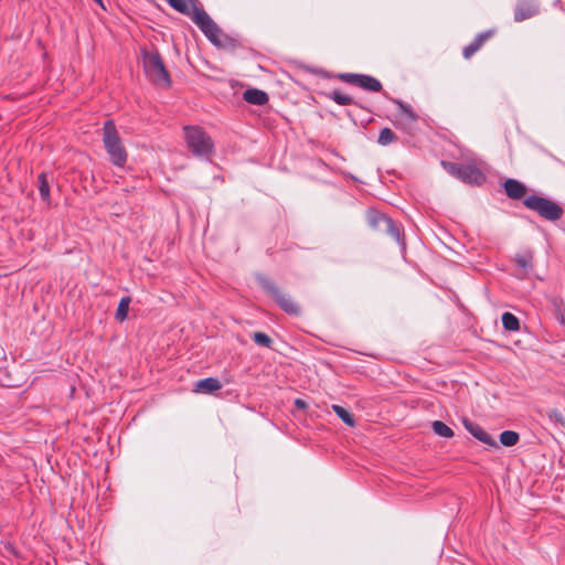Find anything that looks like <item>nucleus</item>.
Here are the masks:
<instances>
[{
  "instance_id": "cd10ccee",
  "label": "nucleus",
  "mask_w": 565,
  "mask_h": 565,
  "mask_svg": "<svg viewBox=\"0 0 565 565\" xmlns=\"http://www.w3.org/2000/svg\"><path fill=\"white\" fill-rule=\"evenodd\" d=\"M546 415L553 424L561 426V427H565V416L563 415V413L561 411L553 408V409H550L546 413Z\"/></svg>"
},
{
  "instance_id": "f8f14e48",
  "label": "nucleus",
  "mask_w": 565,
  "mask_h": 565,
  "mask_svg": "<svg viewBox=\"0 0 565 565\" xmlns=\"http://www.w3.org/2000/svg\"><path fill=\"white\" fill-rule=\"evenodd\" d=\"M382 232L391 235L397 244L401 246L403 250L406 249V242L404 239L402 225L394 222L391 217L387 220V223L383 226Z\"/></svg>"
},
{
  "instance_id": "20e7f679",
  "label": "nucleus",
  "mask_w": 565,
  "mask_h": 565,
  "mask_svg": "<svg viewBox=\"0 0 565 565\" xmlns=\"http://www.w3.org/2000/svg\"><path fill=\"white\" fill-rule=\"evenodd\" d=\"M258 285L277 302L281 310L291 316L300 315V307L273 279L263 274L256 275Z\"/></svg>"
},
{
  "instance_id": "72a5a7b5",
  "label": "nucleus",
  "mask_w": 565,
  "mask_h": 565,
  "mask_svg": "<svg viewBox=\"0 0 565 565\" xmlns=\"http://www.w3.org/2000/svg\"><path fill=\"white\" fill-rule=\"evenodd\" d=\"M315 72L322 77H328V73L324 70H316Z\"/></svg>"
},
{
  "instance_id": "7ed1b4c3",
  "label": "nucleus",
  "mask_w": 565,
  "mask_h": 565,
  "mask_svg": "<svg viewBox=\"0 0 565 565\" xmlns=\"http://www.w3.org/2000/svg\"><path fill=\"white\" fill-rule=\"evenodd\" d=\"M184 132L189 150L195 157L211 161V157L214 154V142L212 138L198 126L185 127Z\"/></svg>"
},
{
  "instance_id": "e433bc0d",
  "label": "nucleus",
  "mask_w": 565,
  "mask_h": 565,
  "mask_svg": "<svg viewBox=\"0 0 565 565\" xmlns=\"http://www.w3.org/2000/svg\"><path fill=\"white\" fill-rule=\"evenodd\" d=\"M562 323L565 324V313L562 317Z\"/></svg>"
},
{
  "instance_id": "a878e982",
  "label": "nucleus",
  "mask_w": 565,
  "mask_h": 565,
  "mask_svg": "<svg viewBox=\"0 0 565 565\" xmlns=\"http://www.w3.org/2000/svg\"><path fill=\"white\" fill-rule=\"evenodd\" d=\"M252 340L259 347L271 348L273 339L265 332L256 331L252 334Z\"/></svg>"
},
{
  "instance_id": "f3484780",
  "label": "nucleus",
  "mask_w": 565,
  "mask_h": 565,
  "mask_svg": "<svg viewBox=\"0 0 565 565\" xmlns=\"http://www.w3.org/2000/svg\"><path fill=\"white\" fill-rule=\"evenodd\" d=\"M390 217L376 210H367L366 212V221H367V224L376 230V231H380L382 232L383 230V226L385 225V223H387V220Z\"/></svg>"
},
{
  "instance_id": "b1692460",
  "label": "nucleus",
  "mask_w": 565,
  "mask_h": 565,
  "mask_svg": "<svg viewBox=\"0 0 565 565\" xmlns=\"http://www.w3.org/2000/svg\"><path fill=\"white\" fill-rule=\"evenodd\" d=\"M431 427L434 433L440 437L451 438L454 436V430L440 420L433 422Z\"/></svg>"
},
{
  "instance_id": "1a4fd4ad",
  "label": "nucleus",
  "mask_w": 565,
  "mask_h": 565,
  "mask_svg": "<svg viewBox=\"0 0 565 565\" xmlns=\"http://www.w3.org/2000/svg\"><path fill=\"white\" fill-rule=\"evenodd\" d=\"M539 12L540 6L536 0H519L514 9V21L522 22Z\"/></svg>"
},
{
  "instance_id": "c756f323",
  "label": "nucleus",
  "mask_w": 565,
  "mask_h": 565,
  "mask_svg": "<svg viewBox=\"0 0 565 565\" xmlns=\"http://www.w3.org/2000/svg\"><path fill=\"white\" fill-rule=\"evenodd\" d=\"M480 50L479 43H477L475 40L463 47L462 55L465 58H470L477 51Z\"/></svg>"
},
{
  "instance_id": "f257e3e1",
  "label": "nucleus",
  "mask_w": 565,
  "mask_h": 565,
  "mask_svg": "<svg viewBox=\"0 0 565 565\" xmlns=\"http://www.w3.org/2000/svg\"><path fill=\"white\" fill-rule=\"evenodd\" d=\"M141 57L143 71L150 81L156 85L163 84L170 87L172 81L158 50L141 49Z\"/></svg>"
},
{
  "instance_id": "7c9ffc66",
  "label": "nucleus",
  "mask_w": 565,
  "mask_h": 565,
  "mask_svg": "<svg viewBox=\"0 0 565 565\" xmlns=\"http://www.w3.org/2000/svg\"><path fill=\"white\" fill-rule=\"evenodd\" d=\"M492 35L491 31H486L477 35L475 41L479 43L480 47L483 45V43Z\"/></svg>"
},
{
  "instance_id": "bb28decb",
  "label": "nucleus",
  "mask_w": 565,
  "mask_h": 565,
  "mask_svg": "<svg viewBox=\"0 0 565 565\" xmlns=\"http://www.w3.org/2000/svg\"><path fill=\"white\" fill-rule=\"evenodd\" d=\"M167 2L177 12L184 14V15H191L190 8L186 3V0H167Z\"/></svg>"
},
{
  "instance_id": "4be33fe9",
  "label": "nucleus",
  "mask_w": 565,
  "mask_h": 565,
  "mask_svg": "<svg viewBox=\"0 0 565 565\" xmlns=\"http://www.w3.org/2000/svg\"><path fill=\"white\" fill-rule=\"evenodd\" d=\"M333 412L337 414V416L348 426L353 427V414L347 409L345 407L333 404L332 406Z\"/></svg>"
},
{
  "instance_id": "5701e85b",
  "label": "nucleus",
  "mask_w": 565,
  "mask_h": 565,
  "mask_svg": "<svg viewBox=\"0 0 565 565\" xmlns=\"http://www.w3.org/2000/svg\"><path fill=\"white\" fill-rule=\"evenodd\" d=\"M519 439V434L513 430H504L500 434V444L504 447H512L516 445Z\"/></svg>"
},
{
  "instance_id": "393cba45",
  "label": "nucleus",
  "mask_w": 565,
  "mask_h": 565,
  "mask_svg": "<svg viewBox=\"0 0 565 565\" xmlns=\"http://www.w3.org/2000/svg\"><path fill=\"white\" fill-rule=\"evenodd\" d=\"M397 140V137L396 135L394 134V131L390 128H383L381 131H380V135H379V139H377V142L381 145V146H388L391 145L392 142L396 141Z\"/></svg>"
},
{
  "instance_id": "6ab92c4d",
  "label": "nucleus",
  "mask_w": 565,
  "mask_h": 565,
  "mask_svg": "<svg viewBox=\"0 0 565 565\" xmlns=\"http://www.w3.org/2000/svg\"><path fill=\"white\" fill-rule=\"evenodd\" d=\"M39 182V192L43 202L50 203L51 194H50V183L45 172H42L38 177Z\"/></svg>"
},
{
  "instance_id": "423d86ee",
  "label": "nucleus",
  "mask_w": 565,
  "mask_h": 565,
  "mask_svg": "<svg viewBox=\"0 0 565 565\" xmlns=\"http://www.w3.org/2000/svg\"><path fill=\"white\" fill-rule=\"evenodd\" d=\"M523 204L529 210L536 212L542 218L551 222L558 221L564 214V210L556 202L535 194L525 198Z\"/></svg>"
},
{
  "instance_id": "9b49d317",
  "label": "nucleus",
  "mask_w": 565,
  "mask_h": 565,
  "mask_svg": "<svg viewBox=\"0 0 565 565\" xmlns=\"http://www.w3.org/2000/svg\"><path fill=\"white\" fill-rule=\"evenodd\" d=\"M503 188L508 198L520 200L526 193V186L516 179H508L503 183Z\"/></svg>"
},
{
  "instance_id": "2f4dec72",
  "label": "nucleus",
  "mask_w": 565,
  "mask_h": 565,
  "mask_svg": "<svg viewBox=\"0 0 565 565\" xmlns=\"http://www.w3.org/2000/svg\"><path fill=\"white\" fill-rule=\"evenodd\" d=\"M294 405H295V407H296L297 409H299V411H305V409H307V408H308V406H309V405H308V403H307L305 399H302V398H296V399L294 401Z\"/></svg>"
},
{
  "instance_id": "dca6fc26",
  "label": "nucleus",
  "mask_w": 565,
  "mask_h": 565,
  "mask_svg": "<svg viewBox=\"0 0 565 565\" xmlns=\"http://www.w3.org/2000/svg\"><path fill=\"white\" fill-rule=\"evenodd\" d=\"M220 388H222L221 382L216 377L212 376L199 380L195 383V391L205 394H212Z\"/></svg>"
},
{
  "instance_id": "c9c22d12",
  "label": "nucleus",
  "mask_w": 565,
  "mask_h": 565,
  "mask_svg": "<svg viewBox=\"0 0 565 565\" xmlns=\"http://www.w3.org/2000/svg\"><path fill=\"white\" fill-rule=\"evenodd\" d=\"M189 2L192 4V10H193L194 6H196V0H189Z\"/></svg>"
},
{
  "instance_id": "6e6552de",
  "label": "nucleus",
  "mask_w": 565,
  "mask_h": 565,
  "mask_svg": "<svg viewBox=\"0 0 565 565\" xmlns=\"http://www.w3.org/2000/svg\"><path fill=\"white\" fill-rule=\"evenodd\" d=\"M393 103L397 106L394 120L395 127L406 129L408 126L416 122L418 116L409 105L398 99H394Z\"/></svg>"
},
{
  "instance_id": "473e14b6",
  "label": "nucleus",
  "mask_w": 565,
  "mask_h": 565,
  "mask_svg": "<svg viewBox=\"0 0 565 565\" xmlns=\"http://www.w3.org/2000/svg\"><path fill=\"white\" fill-rule=\"evenodd\" d=\"M338 76H339V78L343 79L345 83L353 85V72L341 73Z\"/></svg>"
},
{
  "instance_id": "9d476101",
  "label": "nucleus",
  "mask_w": 565,
  "mask_h": 565,
  "mask_svg": "<svg viewBox=\"0 0 565 565\" xmlns=\"http://www.w3.org/2000/svg\"><path fill=\"white\" fill-rule=\"evenodd\" d=\"M465 428L479 441L490 447L498 448V444L479 424L467 418L462 420Z\"/></svg>"
},
{
  "instance_id": "f03ea898",
  "label": "nucleus",
  "mask_w": 565,
  "mask_h": 565,
  "mask_svg": "<svg viewBox=\"0 0 565 565\" xmlns=\"http://www.w3.org/2000/svg\"><path fill=\"white\" fill-rule=\"evenodd\" d=\"M103 143L110 162L116 167H124L127 162V151L113 120L104 122Z\"/></svg>"
},
{
  "instance_id": "c85d7f7f",
  "label": "nucleus",
  "mask_w": 565,
  "mask_h": 565,
  "mask_svg": "<svg viewBox=\"0 0 565 565\" xmlns=\"http://www.w3.org/2000/svg\"><path fill=\"white\" fill-rule=\"evenodd\" d=\"M330 98L341 106L349 105L351 103V97L338 89L330 93Z\"/></svg>"
},
{
  "instance_id": "412c9836",
  "label": "nucleus",
  "mask_w": 565,
  "mask_h": 565,
  "mask_svg": "<svg viewBox=\"0 0 565 565\" xmlns=\"http://www.w3.org/2000/svg\"><path fill=\"white\" fill-rule=\"evenodd\" d=\"M130 301H131V299L128 296L122 297L119 300V303H118V307H117L116 313H115V318L118 321L122 322V321H125L128 318V311H129V303H130Z\"/></svg>"
},
{
  "instance_id": "39448f33",
  "label": "nucleus",
  "mask_w": 565,
  "mask_h": 565,
  "mask_svg": "<svg viewBox=\"0 0 565 565\" xmlns=\"http://www.w3.org/2000/svg\"><path fill=\"white\" fill-rule=\"evenodd\" d=\"M443 168L452 177L470 185H481L486 181L484 173L476 164H462L441 161Z\"/></svg>"
},
{
  "instance_id": "ddd939ff",
  "label": "nucleus",
  "mask_w": 565,
  "mask_h": 565,
  "mask_svg": "<svg viewBox=\"0 0 565 565\" xmlns=\"http://www.w3.org/2000/svg\"><path fill=\"white\" fill-rule=\"evenodd\" d=\"M514 260L520 269L515 276L523 279L533 268V255L530 252L516 254Z\"/></svg>"
},
{
  "instance_id": "2eb2a0df",
  "label": "nucleus",
  "mask_w": 565,
  "mask_h": 565,
  "mask_svg": "<svg viewBox=\"0 0 565 565\" xmlns=\"http://www.w3.org/2000/svg\"><path fill=\"white\" fill-rule=\"evenodd\" d=\"M243 99L248 104L263 106L268 102V94L258 88H247L243 93Z\"/></svg>"
},
{
  "instance_id": "aec40b11",
  "label": "nucleus",
  "mask_w": 565,
  "mask_h": 565,
  "mask_svg": "<svg viewBox=\"0 0 565 565\" xmlns=\"http://www.w3.org/2000/svg\"><path fill=\"white\" fill-rule=\"evenodd\" d=\"M503 328L507 331H519L520 330V321L519 319L511 312H504L501 317Z\"/></svg>"
},
{
  "instance_id": "4468645a",
  "label": "nucleus",
  "mask_w": 565,
  "mask_h": 565,
  "mask_svg": "<svg viewBox=\"0 0 565 565\" xmlns=\"http://www.w3.org/2000/svg\"><path fill=\"white\" fill-rule=\"evenodd\" d=\"M355 86H359L360 88L367 90V92H380L382 89L381 82L371 76L365 74H356L355 73Z\"/></svg>"
},
{
  "instance_id": "0eeeda50",
  "label": "nucleus",
  "mask_w": 565,
  "mask_h": 565,
  "mask_svg": "<svg viewBox=\"0 0 565 565\" xmlns=\"http://www.w3.org/2000/svg\"><path fill=\"white\" fill-rule=\"evenodd\" d=\"M191 19L201 30V32L205 35V38L211 42V44H216L215 42H217V38H220V33L222 30L216 24V22L206 13V11L198 6H194Z\"/></svg>"
},
{
  "instance_id": "f704fd0d",
  "label": "nucleus",
  "mask_w": 565,
  "mask_h": 565,
  "mask_svg": "<svg viewBox=\"0 0 565 565\" xmlns=\"http://www.w3.org/2000/svg\"><path fill=\"white\" fill-rule=\"evenodd\" d=\"M93 1L96 2L98 6H100L103 9H105L103 0H93Z\"/></svg>"
},
{
  "instance_id": "a211bd4d",
  "label": "nucleus",
  "mask_w": 565,
  "mask_h": 565,
  "mask_svg": "<svg viewBox=\"0 0 565 565\" xmlns=\"http://www.w3.org/2000/svg\"><path fill=\"white\" fill-rule=\"evenodd\" d=\"M215 43L214 46L217 49L235 50L238 47L237 40L223 31H221L220 38H217V42Z\"/></svg>"
}]
</instances>
